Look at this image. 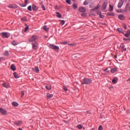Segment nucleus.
Wrapping results in <instances>:
<instances>
[{
    "label": "nucleus",
    "instance_id": "obj_1",
    "mask_svg": "<svg viewBox=\"0 0 130 130\" xmlns=\"http://www.w3.org/2000/svg\"><path fill=\"white\" fill-rule=\"evenodd\" d=\"M82 85H90V84H92V80L89 78H84L81 81Z\"/></svg>",
    "mask_w": 130,
    "mask_h": 130
},
{
    "label": "nucleus",
    "instance_id": "obj_2",
    "mask_svg": "<svg viewBox=\"0 0 130 130\" xmlns=\"http://www.w3.org/2000/svg\"><path fill=\"white\" fill-rule=\"evenodd\" d=\"M2 38H9L10 34L9 32H2L1 34Z\"/></svg>",
    "mask_w": 130,
    "mask_h": 130
},
{
    "label": "nucleus",
    "instance_id": "obj_3",
    "mask_svg": "<svg viewBox=\"0 0 130 130\" xmlns=\"http://www.w3.org/2000/svg\"><path fill=\"white\" fill-rule=\"evenodd\" d=\"M0 113L2 114L3 115H7L8 111L3 108H0Z\"/></svg>",
    "mask_w": 130,
    "mask_h": 130
},
{
    "label": "nucleus",
    "instance_id": "obj_4",
    "mask_svg": "<svg viewBox=\"0 0 130 130\" xmlns=\"http://www.w3.org/2000/svg\"><path fill=\"white\" fill-rule=\"evenodd\" d=\"M49 47L51 48V49H54L55 50H58V49H59V47L58 46H54L52 44H50L49 45Z\"/></svg>",
    "mask_w": 130,
    "mask_h": 130
},
{
    "label": "nucleus",
    "instance_id": "obj_5",
    "mask_svg": "<svg viewBox=\"0 0 130 130\" xmlns=\"http://www.w3.org/2000/svg\"><path fill=\"white\" fill-rule=\"evenodd\" d=\"M32 48L35 50H36V49L38 48V43H37V42H35L34 43H32Z\"/></svg>",
    "mask_w": 130,
    "mask_h": 130
},
{
    "label": "nucleus",
    "instance_id": "obj_6",
    "mask_svg": "<svg viewBox=\"0 0 130 130\" xmlns=\"http://www.w3.org/2000/svg\"><path fill=\"white\" fill-rule=\"evenodd\" d=\"M38 38L36 36L34 35L31 37V39H29V42H33V41H35V40H37Z\"/></svg>",
    "mask_w": 130,
    "mask_h": 130
},
{
    "label": "nucleus",
    "instance_id": "obj_7",
    "mask_svg": "<svg viewBox=\"0 0 130 130\" xmlns=\"http://www.w3.org/2000/svg\"><path fill=\"white\" fill-rule=\"evenodd\" d=\"M120 49L122 51V52H123V51H126V48H125V46L123 44H121L120 45Z\"/></svg>",
    "mask_w": 130,
    "mask_h": 130
},
{
    "label": "nucleus",
    "instance_id": "obj_8",
    "mask_svg": "<svg viewBox=\"0 0 130 130\" xmlns=\"http://www.w3.org/2000/svg\"><path fill=\"white\" fill-rule=\"evenodd\" d=\"M108 5V2L105 1L102 5V8L104 10H105L106 8H107V6Z\"/></svg>",
    "mask_w": 130,
    "mask_h": 130
},
{
    "label": "nucleus",
    "instance_id": "obj_9",
    "mask_svg": "<svg viewBox=\"0 0 130 130\" xmlns=\"http://www.w3.org/2000/svg\"><path fill=\"white\" fill-rule=\"evenodd\" d=\"M124 1H126V0H121L118 4V8H120L121 7H122V5H123V3H124Z\"/></svg>",
    "mask_w": 130,
    "mask_h": 130
},
{
    "label": "nucleus",
    "instance_id": "obj_10",
    "mask_svg": "<svg viewBox=\"0 0 130 130\" xmlns=\"http://www.w3.org/2000/svg\"><path fill=\"white\" fill-rule=\"evenodd\" d=\"M32 70L35 73H38L40 72L39 68H38V67H35V68H32Z\"/></svg>",
    "mask_w": 130,
    "mask_h": 130
},
{
    "label": "nucleus",
    "instance_id": "obj_11",
    "mask_svg": "<svg viewBox=\"0 0 130 130\" xmlns=\"http://www.w3.org/2000/svg\"><path fill=\"white\" fill-rule=\"evenodd\" d=\"M79 11H80L81 13H84L86 12V8L84 7H80L79 9Z\"/></svg>",
    "mask_w": 130,
    "mask_h": 130
},
{
    "label": "nucleus",
    "instance_id": "obj_12",
    "mask_svg": "<svg viewBox=\"0 0 130 130\" xmlns=\"http://www.w3.org/2000/svg\"><path fill=\"white\" fill-rule=\"evenodd\" d=\"M117 72V69L116 68H114L111 69V73L112 74H114V73H116Z\"/></svg>",
    "mask_w": 130,
    "mask_h": 130
},
{
    "label": "nucleus",
    "instance_id": "obj_13",
    "mask_svg": "<svg viewBox=\"0 0 130 130\" xmlns=\"http://www.w3.org/2000/svg\"><path fill=\"white\" fill-rule=\"evenodd\" d=\"M32 9L33 11H37V10H38V7H37V6H36V5L33 4L32 5Z\"/></svg>",
    "mask_w": 130,
    "mask_h": 130
},
{
    "label": "nucleus",
    "instance_id": "obj_14",
    "mask_svg": "<svg viewBox=\"0 0 130 130\" xmlns=\"http://www.w3.org/2000/svg\"><path fill=\"white\" fill-rule=\"evenodd\" d=\"M118 18L119 19H120V20H124V19H125V17L123 15H119L118 16Z\"/></svg>",
    "mask_w": 130,
    "mask_h": 130
},
{
    "label": "nucleus",
    "instance_id": "obj_15",
    "mask_svg": "<svg viewBox=\"0 0 130 130\" xmlns=\"http://www.w3.org/2000/svg\"><path fill=\"white\" fill-rule=\"evenodd\" d=\"M90 4V0H85L83 3L84 6H87Z\"/></svg>",
    "mask_w": 130,
    "mask_h": 130
},
{
    "label": "nucleus",
    "instance_id": "obj_16",
    "mask_svg": "<svg viewBox=\"0 0 130 130\" xmlns=\"http://www.w3.org/2000/svg\"><path fill=\"white\" fill-rule=\"evenodd\" d=\"M98 9H100V5H98L95 8L91 10L92 12H95L96 10H98Z\"/></svg>",
    "mask_w": 130,
    "mask_h": 130
},
{
    "label": "nucleus",
    "instance_id": "obj_17",
    "mask_svg": "<svg viewBox=\"0 0 130 130\" xmlns=\"http://www.w3.org/2000/svg\"><path fill=\"white\" fill-rule=\"evenodd\" d=\"M11 70H12V71H16V66H15L14 64H12L10 67Z\"/></svg>",
    "mask_w": 130,
    "mask_h": 130
},
{
    "label": "nucleus",
    "instance_id": "obj_18",
    "mask_svg": "<svg viewBox=\"0 0 130 130\" xmlns=\"http://www.w3.org/2000/svg\"><path fill=\"white\" fill-rule=\"evenodd\" d=\"M12 105L13 106H15V107H18L19 106V104H18V103L16 102H12Z\"/></svg>",
    "mask_w": 130,
    "mask_h": 130
},
{
    "label": "nucleus",
    "instance_id": "obj_19",
    "mask_svg": "<svg viewBox=\"0 0 130 130\" xmlns=\"http://www.w3.org/2000/svg\"><path fill=\"white\" fill-rule=\"evenodd\" d=\"M2 86H3V87H4L5 88H6L7 89H8V88H9V85H8V84H7L6 83H3L2 84Z\"/></svg>",
    "mask_w": 130,
    "mask_h": 130
},
{
    "label": "nucleus",
    "instance_id": "obj_20",
    "mask_svg": "<svg viewBox=\"0 0 130 130\" xmlns=\"http://www.w3.org/2000/svg\"><path fill=\"white\" fill-rule=\"evenodd\" d=\"M13 75L14 76V77L16 78V79H19V75H18V74L16 72H14L13 73Z\"/></svg>",
    "mask_w": 130,
    "mask_h": 130
},
{
    "label": "nucleus",
    "instance_id": "obj_21",
    "mask_svg": "<svg viewBox=\"0 0 130 130\" xmlns=\"http://www.w3.org/2000/svg\"><path fill=\"white\" fill-rule=\"evenodd\" d=\"M46 96H47V98H48V99L52 98V97H53V94L47 93Z\"/></svg>",
    "mask_w": 130,
    "mask_h": 130
},
{
    "label": "nucleus",
    "instance_id": "obj_22",
    "mask_svg": "<svg viewBox=\"0 0 130 130\" xmlns=\"http://www.w3.org/2000/svg\"><path fill=\"white\" fill-rule=\"evenodd\" d=\"M130 10V4H127L126 6V7H125V11H127L128 10Z\"/></svg>",
    "mask_w": 130,
    "mask_h": 130
},
{
    "label": "nucleus",
    "instance_id": "obj_23",
    "mask_svg": "<svg viewBox=\"0 0 130 130\" xmlns=\"http://www.w3.org/2000/svg\"><path fill=\"white\" fill-rule=\"evenodd\" d=\"M124 36H125V37H127V38H128V37H129L130 36V31H127Z\"/></svg>",
    "mask_w": 130,
    "mask_h": 130
},
{
    "label": "nucleus",
    "instance_id": "obj_24",
    "mask_svg": "<svg viewBox=\"0 0 130 130\" xmlns=\"http://www.w3.org/2000/svg\"><path fill=\"white\" fill-rule=\"evenodd\" d=\"M56 14L57 17L58 18H61V14H60V13H59V12H56Z\"/></svg>",
    "mask_w": 130,
    "mask_h": 130
},
{
    "label": "nucleus",
    "instance_id": "obj_25",
    "mask_svg": "<svg viewBox=\"0 0 130 130\" xmlns=\"http://www.w3.org/2000/svg\"><path fill=\"white\" fill-rule=\"evenodd\" d=\"M28 29H29V25L26 24V27L24 29V32H27V31H28Z\"/></svg>",
    "mask_w": 130,
    "mask_h": 130
},
{
    "label": "nucleus",
    "instance_id": "obj_26",
    "mask_svg": "<svg viewBox=\"0 0 130 130\" xmlns=\"http://www.w3.org/2000/svg\"><path fill=\"white\" fill-rule=\"evenodd\" d=\"M117 31H118V32H120V33H123V30H122V28H117Z\"/></svg>",
    "mask_w": 130,
    "mask_h": 130
},
{
    "label": "nucleus",
    "instance_id": "obj_27",
    "mask_svg": "<svg viewBox=\"0 0 130 130\" xmlns=\"http://www.w3.org/2000/svg\"><path fill=\"white\" fill-rule=\"evenodd\" d=\"M15 124H16L17 126L19 125H21V121H19L18 122H15Z\"/></svg>",
    "mask_w": 130,
    "mask_h": 130
},
{
    "label": "nucleus",
    "instance_id": "obj_28",
    "mask_svg": "<svg viewBox=\"0 0 130 130\" xmlns=\"http://www.w3.org/2000/svg\"><path fill=\"white\" fill-rule=\"evenodd\" d=\"M8 8H10L11 9H15V6H14L12 4H11V5H8Z\"/></svg>",
    "mask_w": 130,
    "mask_h": 130
},
{
    "label": "nucleus",
    "instance_id": "obj_29",
    "mask_svg": "<svg viewBox=\"0 0 130 130\" xmlns=\"http://www.w3.org/2000/svg\"><path fill=\"white\" fill-rule=\"evenodd\" d=\"M43 29L45 30V31H48V30L49 29L48 27H47V26L44 25L43 26Z\"/></svg>",
    "mask_w": 130,
    "mask_h": 130
},
{
    "label": "nucleus",
    "instance_id": "obj_30",
    "mask_svg": "<svg viewBox=\"0 0 130 130\" xmlns=\"http://www.w3.org/2000/svg\"><path fill=\"white\" fill-rule=\"evenodd\" d=\"M110 12H112L113 11V6H111V5H110Z\"/></svg>",
    "mask_w": 130,
    "mask_h": 130
},
{
    "label": "nucleus",
    "instance_id": "obj_31",
    "mask_svg": "<svg viewBox=\"0 0 130 130\" xmlns=\"http://www.w3.org/2000/svg\"><path fill=\"white\" fill-rule=\"evenodd\" d=\"M12 44L13 45L16 46V45H18V43H17L16 41H13L12 43Z\"/></svg>",
    "mask_w": 130,
    "mask_h": 130
},
{
    "label": "nucleus",
    "instance_id": "obj_32",
    "mask_svg": "<svg viewBox=\"0 0 130 130\" xmlns=\"http://www.w3.org/2000/svg\"><path fill=\"white\" fill-rule=\"evenodd\" d=\"M112 83L113 84H116V83H117V80L115 79H113L112 81Z\"/></svg>",
    "mask_w": 130,
    "mask_h": 130
},
{
    "label": "nucleus",
    "instance_id": "obj_33",
    "mask_svg": "<svg viewBox=\"0 0 130 130\" xmlns=\"http://www.w3.org/2000/svg\"><path fill=\"white\" fill-rule=\"evenodd\" d=\"M107 16H114V13H107Z\"/></svg>",
    "mask_w": 130,
    "mask_h": 130
},
{
    "label": "nucleus",
    "instance_id": "obj_34",
    "mask_svg": "<svg viewBox=\"0 0 130 130\" xmlns=\"http://www.w3.org/2000/svg\"><path fill=\"white\" fill-rule=\"evenodd\" d=\"M27 9L28 11H32V6H29L27 8Z\"/></svg>",
    "mask_w": 130,
    "mask_h": 130
},
{
    "label": "nucleus",
    "instance_id": "obj_35",
    "mask_svg": "<svg viewBox=\"0 0 130 130\" xmlns=\"http://www.w3.org/2000/svg\"><path fill=\"white\" fill-rule=\"evenodd\" d=\"M77 127L79 128V129H82V128H83V126L81 125H78Z\"/></svg>",
    "mask_w": 130,
    "mask_h": 130
},
{
    "label": "nucleus",
    "instance_id": "obj_36",
    "mask_svg": "<svg viewBox=\"0 0 130 130\" xmlns=\"http://www.w3.org/2000/svg\"><path fill=\"white\" fill-rule=\"evenodd\" d=\"M46 88L47 89V90H51V87L50 86H48L47 85H46Z\"/></svg>",
    "mask_w": 130,
    "mask_h": 130
},
{
    "label": "nucleus",
    "instance_id": "obj_37",
    "mask_svg": "<svg viewBox=\"0 0 130 130\" xmlns=\"http://www.w3.org/2000/svg\"><path fill=\"white\" fill-rule=\"evenodd\" d=\"M104 72H106V73H109L110 72L109 70H108V68H107L105 70H104Z\"/></svg>",
    "mask_w": 130,
    "mask_h": 130
},
{
    "label": "nucleus",
    "instance_id": "obj_38",
    "mask_svg": "<svg viewBox=\"0 0 130 130\" xmlns=\"http://www.w3.org/2000/svg\"><path fill=\"white\" fill-rule=\"evenodd\" d=\"M99 130H103V127H102V125H100L99 127Z\"/></svg>",
    "mask_w": 130,
    "mask_h": 130
},
{
    "label": "nucleus",
    "instance_id": "obj_39",
    "mask_svg": "<svg viewBox=\"0 0 130 130\" xmlns=\"http://www.w3.org/2000/svg\"><path fill=\"white\" fill-rule=\"evenodd\" d=\"M77 8H78V6H77V5L75 4L73 5V8L74 9V10H77Z\"/></svg>",
    "mask_w": 130,
    "mask_h": 130
},
{
    "label": "nucleus",
    "instance_id": "obj_40",
    "mask_svg": "<svg viewBox=\"0 0 130 130\" xmlns=\"http://www.w3.org/2000/svg\"><path fill=\"white\" fill-rule=\"evenodd\" d=\"M21 97H23L24 95H25V92H24V91H21Z\"/></svg>",
    "mask_w": 130,
    "mask_h": 130
},
{
    "label": "nucleus",
    "instance_id": "obj_41",
    "mask_svg": "<svg viewBox=\"0 0 130 130\" xmlns=\"http://www.w3.org/2000/svg\"><path fill=\"white\" fill-rule=\"evenodd\" d=\"M66 3L68 4V5H71V0H66Z\"/></svg>",
    "mask_w": 130,
    "mask_h": 130
},
{
    "label": "nucleus",
    "instance_id": "obj_42",
    "mask_svg": "<svg viewBox=\"0 0 130 130\" xmlns=\"http://www.w3.org/2000/svg\"><path fill=\"white\" fill-rule=\"evenodd\" d=\"M4 55H6V56H8V55H9V51H6Z\"/></svg>",
    "mask_w": 130,
    "mask_h": 130
},
{
    "label": "nucleus",
    "instance_id": "obj_43",
    "mask_svg": "<svg viewBox=\"0 0 130 130\" xmlns=\"http://www.w3.org/2000/svg\"><path fill=\"white\" fill-rule=\"evenodd\" d=\"M65 21L63 20H61V25H64Z\"/></svg>",
    "mask_w": 130,
    "mask_h": 130
},
{
    "label": "nucleus",
    "instance_id": "obj_44",
    "mask_svg": "<svg viewBox=\"0 0 130 130\" xmlns=\"http://www.w3.org/2000/svg\"><path fill=\"white\" fill-rule=\"evenodd\" d=\"M61 44H63L64 45H66V44H68V42L66 41V42H63L62 43H61Z\"/></svg>",
    "mask_w": 130,
    "mask_h": 130
},
{
    "label": "nucleus",
    "instance_id": "obj_45",
    "mask_svg": "<svg viewBox=\"0 0 130 130\" xmlns=\"http://www.w3.org/2000/svg\"><path fill=\"white\" fill-rule=\"evenodd\" d=\"M20 7H26V6H27V5H25V4H20Z\"/></svg>",
    "mask_w": 130,
    "mask_h": 130
},
{
    "label": "nucleus",
    "instance_id": "obj_46",
    "mask_svg": "<svg viewBox=\"0 0 130 130\" xmlns=\"http://www.w3.org/2000/svg\"><path fill=\"white\" fill-rule=\"evenodd\" d=\"M123 40H124V41H127V40H130V38L127 39V38H123Z\"/></svg>",
    "mask_w": 130,
    "mask_h": 130
},
{
    "label": "nucleus",
    "instance_id": "obj_47",
    "mask_svg": "<svg viewBox=\"0 0 130 130\" xmlns=\"http://www.w3.org/2000/svg\"><path fill=\"white\" fill-rule=\"evenodd\" d=\"M42 8L44 11H45V10H46L45 9V6H44V5H42Z\"/></svg>",
    "mask_w": 130,
    "mask_h": 130
},
{
    "label": "nucleus",
    "instance_id": "obj_48",
    "mask_svg": "<svg viewBox=\"0 0 130 130\" xmlns=\"http://www.w3.org/2000/svg\"><path fill=\"white\" fill-rule=\"evenodd\" d=\"M100 17H101L102 19H103V18H104V15L101 14V15H100Z\"/></svg>",
    "mask_w": 130,
    "mask_h": 130
},
{
    "label": "nucleus",
    "instance_id": "obj_49",
    "mask_svg": "<svg viewBox=\"0 0 130 130\" xmlns=\"http://www.w3.org/2000/svg\"><path fill=\"white\" fill-rule=\"evenodd\" d=\"M63 90H64V91H68V88L66 86H63Z\"/></svg>",
    "mask_w": 130,
    "mask_h": 130
},
{
    "label": "nucleus",
    "instance_id": "obj_50",
    "mask_svg": "<svg viewBox=\"0 0 130 130\" xmlns=\"http://www.w3.org/2000/svg\"><path fill=\"white\" fill-rule=\"evenodd\" d=\"M97 14H98V15H101V11H97Z\"/></svg>",
    "mask_w": 130,
    "mask_h": 130
},
{
    "label": "nucleus",
    "instance_id": "obj_51",
    "mask_svg": "<svg viewBox=\"0 0 130 130\" xmlns=\"http://www.w3.org/2000/svg\"><path fill=\"white\" fill-rule=\"evenodd\" d=\"M21 20H22V21H26V17L22 18Z\"/></svg>",
    "mask_w": 130,
    "mask_h": 130
},
{
    "label": "nucleus",
    "instance_id": "obj_52",
    "mask_svg": "<svg viewBox=\"0 0 130 130\" xmlns=\"http://www.w3.org/2000/svg\"><path fill=\"white\" fill-rule=\"evenodd\" d=\"M81 16H82V17H85L86 16V14L85 13H82L81 14Z\"/></svg>",
    "mask_w": 130,
    "mask_h": 130
},
{
    "label": "nucleus",
    "instance_id": "obj_53",
    "mask_svg": "<svg viewBox=\"0 0 130 130\" xmlns=\"http://www.w3.org/2000/svg\"><path fill=\"white\" fill-rule=\"evenodd\" d=\"M68 45H69V46H71V45L72 46H74V45H75V44H69Z\"/></svg>",
    "mask_w": 130,
    "mask_h": 130
},
{
    "label": "nucleus",
    "instance_id": "obj_54",
    "mask_svg": "<svg viewBox=\"0 0 130 130\" xmlns=\"http://www.w3.org/2000/svg\"><path fill=\"white\" fill-rule=\"evenodd\" d=\"M28 3V0H25V2H24V5H26V4Z\"/></svg>",
    "mask_w": 130,
    "mask_h": 130
},
{
    "label": "nucleus",
    "instance_id": "obj_55",
    "mask_svg": "<svg viewBox=\"0 0 130 130\" xmlns=\"http://www.w3.org/2000/svg\"><path fill=\"white\" fill-rule=\"evenodd\" d=\"M86 113H87V114H91V112H90L89 111H87V112H86Z\"/></svg>",
    "mask_w": 130,
    "mask_h": 130
},
{
    "label": "nucleus",
    "instance_id": "obj_56",
    "mask_svg": "<svg viewBox=\"0 0 130 130\" xmlns=\"http://www.w3.org/2000/svg\"><path fill=\"white\" fill-rule=\"evenodd\" d=\"M123 27H124V28L126 30V25H124Z\"/></svg>",
    "mask_w": 130,
    "mask_h": 130
},
{
    "label": "nucleus",
    "instance_id": "obj_57",
    "mask_svg": "<svg viewBox=\"0 0 130 130\" xmlns=\"http://www.w3.org/2000/svg\"><path fill=\"white\" fill-rule=\"evenodd\" d=\"M40 5H41V6H42V5H43V2H41V3H40Z\"/></svg>",
    "mask_w": 130,
    "mask_h": 130
},
{
    "label": "nucleus",
    "instance_id": "obj_58",
    "mask_svg": "<svg viewBox=\"0 0 130 130\" xmlns=\"http://www.w3.org/2000/svg\"><path fill=\"white\" fill-rule=\"evenodd\" d=\"M114 58H117V56H116V55L114 56Z\"/></svg>",
    "mask_w": 130,
    "mask_h": 130
},
{
    "label": "nucleus",
    "instance_id": "obj_59",
    "mask_svg": "<svg viewBox=\"0 0 130 130\" xmlns=\"http://www.w3.org/2000/svg\"><path fill=\"white\" fill-rule=\"evenodd\" d=\"M91 130H95V128H92L91 129Z\"/></svg>",
    "mask_w": 130,
    "mask_h": 130
},
{
    "label": "nucleus",
    "instance_id": "obj_60",
    "mask_svg": "<svg viewBox=\"0 0 130 130\" xmlns=\"http://www.w3.org/2000/svg\"><path fill=\"white\" fill-rule=\"evenodd\" d=\"M103 75H106V74H105V73H104V74H103Z\"/></svg>",
    "mask_w": 130,
    "mask_h": 130
},
{
    "label": "nucleus",
    "instance_id": "obj_61",
    "mask_svg": "<svg viewBox=\"0 0 130 130\" xmlns=\"http://www.w3.org/2000/svg\"><path fill=\"white\" fill-rule=\"evenodd\" d=\"M0 60H1V58H0Z\"/></svg>",
    "mask_w": 130,
    "mask_h": 130
},
{
    "label": "nucleus",
    "instance_id": "obj_62",
    "mask_svg": "<svg viewBox=\"0 0 130 130\" xmlns=\"http://www.w3.org/2000/svg\"><path fill=\"white\" fill-rule=\"evenodd\" d=\"M130 1V0H129Z\"/></svg>",
    "mask_w": 130,
    "mask_h": 130
}]
</instances>
